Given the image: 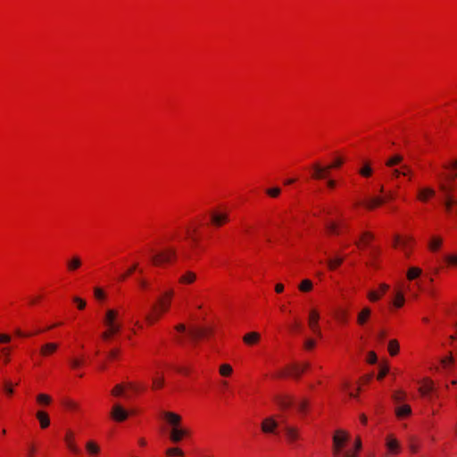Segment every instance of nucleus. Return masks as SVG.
<instances>
[{"label":"nucleus","instance_id":"1","mask_svg":"<svg viewBox=\"0 0 457 457\" xmlns=\"http://www.w3.org/2000/svg\"><path fill=\"white\" fill-rule=\"evenodd\" d=\"M349 434L344 430H337L333 436V454L336 457H355V453L345 450L349 441Z\"/></svg>","mask_w":457,"mask_h":457},{"label":"nucleus","instance_id":"2","mask_svg":"<svg viewBox=\"0 0 457 457\" xmlns=\"http://www.w3.org/2000/svg\"><path fill=\"white\" fill-rule=\"evenodd\" d=\"M439 189L443 194L442 203L445 212H453V204H457V199L452 195L453 187L444 181H440Z\"/></svg>","mask_w":457,"mask_h":457},{"label":"nucleus","instance_id":"3","mask_svg":"<svg viewBox=\"0 0 457 457\" xmlns=\"http://www.w3.org/2000/svg\"><path fill=\"white\" fill-rule=\"evenodd\" d=\"M176 251L172 248H168L151 256V261L154 265L162 266L170 263L176 258Z\"/></svg>","mask_w":457,"mask_h":457},{"label":"nucleus","instance_id":"4","mask_svg":"<svg viewBox=\"0 0 457 457\" xmlns=\"http://www.w3.org/2000/svg\"><path fill=\"white\" fill-rule=\"evenodd\" d=\"M189 434L188 429L180 428H170L169 433V438L173 444L179 443L185 436Z\"/></svg>","mask_w":457,"mask_h":457},{"label":"nucleus","instance_id":"5","mask_svg":"<svg viewBox=\"0 0 457 457\" xmlns=\"http://www.w3.org/2000/svg\"><path fill=\"white\" fill-rule=\"evenodd\" d=\"M164 420L170 426L171 428H180L182 418L180 415L171 412V411H164L162 413Z\"/></svg>","mask_w":457,"mask_h":457},{"label":"nucleus","instance_id":"6","mask_svg":"<svg viewBox=\"0 0 457 457\" xmlns=\"http://www.w3.org/2000/svg\"><path fill=\"white\" fill-rule=\"evenodd\" d=\"M386 446L390 454H398L400 453V443L393 435H388L386 436Z\"/></svg>","mask_w":457,"mask_h":457},{"label":"nucleus","instance_id":"7","mask_svg":"<svg viewBox=\"0 0 457 457\" xmlns=\"http://www.w3.org/2000/svg\"><path fill=\"white\" fill-rule=\"evenodd\" d=\"M319 319V312L316 310H312L309 313V327L318 337H321V332L318 324Z\"/></svg>","mask_w":457,"mask_h":457},{"label":"nucleus","instance_id":"8","mask_svg":"<svg viewBox=\"0 0 457 457\" xmlns=\"http://www.w3.org/2000/svg\"><path fill=\"white\" fill-rule=\"evenodd\" d=\"M118 315H119V313L116 310H113V309L107 310L104 314V320H103L104 326L109 327V326H112L114 324H120L117 320Z\"/></svg>","mask_w":457,"mask_h":457},{"label":"nucleus","instance_id":"9","mask_svg":"<svg viewBox=\"0 0 457 457\" xmlns=\"http://www.w3.org/2000/svg\"><path fill=\"white\" fill-rule=\"evenodd\" d=\"M111 415L116 421H123L128 418L129 413L120 404H115L112 407Z\"/></svg>","mask_w":457,"mask_h":457},{"label":"nucleus","instance_id":"10","mask_svg":"<svg viewBox=\"0 0 457 457\" xmlns=\"http://www.w3.org/2000/svg\"><path fill=\"white\" fill-rule=\"evenodd\" d=\"M313 168V174L312 178L315 179H322L327 178L328 174V168L327 166H321L320 163H315L312 166Z\"/></svg>","mask_w":457,"mask_h":457},{"label":"nucleus","instance_id":"11","mask_svg":"<svg viewBox=\"0 0 457 457\" xmlns=\"http://www.w3.org/2000/svg\"><path fill=\"white\" fill-rule=\"evenodd\" d=\"M211 220L214 226L220 227L228 220V215L225 212H212Z\"/></svg>","mask_w":457,"mask_h":457},{"label":"nucleus","instance_id":"12","mask_svg":"<svg viewBox=\"0 0 457 457\" xmlns=\"http://www.w3.org/2000/svg\"><path fill=\"white\" fill-rule=\"evenodd\" d=\"M58 346L59 345L57 343H52V342L46 343L41 346V348L39 350V353L43 357H48L58 349Z\"/></svg>","mask_w":457,"mask_h":457},{"label":"nucleus","instance_id":"13","mask_svg":"<svg viewBox=\"0 0 457 457\" xmlns=\"http://www.w3.org/2000/svg\"><path fill=\"white\" fill-rule=\"evenodd\" d=\"M278 427V422L273 418H267L262 423V430L264 433H274Z\"/></svg>","mask_w":457,"mask_h":457},{"label":"nucleus","instance_id":"14","mask_svg":"<svg viewBox=\"0 0 457 457\" xmlns=\"http://www.w3.org/2000/svg\"><path fill=\"white\" fill-rule=\"evenodd\" d=\"M284 431H285L287 439L290 443H293L294 441H295L296 439L299 438V431L296 428H294L287 424H285Z\"/></svg>","mask_w":457,"mask_h":457},{"label":"nucleus","instance_id":"15","mask_svg":"<svg viewBox=\"0 0 457 457\" xmlns=\"http://www.w3.org/2000/svg\"><path fill=\"white\" fill-rule=\"evenodd\" d=\"M211 332L207 328H197L189 330L188 334L193 339H199L207 337Z\"/></svg>","mask_w":457,"mask_h":457},{"label":"nucleus","instance_id":"16","mask_svg":"<svg viewBox=\"0 0 457 457\" xmlns=\"http://www.w3.org/2000/svg\"><path fill=\"white\" fill-rule=\"evenodd\" d=\"M66 264L68 270L73 272L77 270L79 268H80L82 262L78 255H73L71 259L67 261Z\"/></svg>","mask_w":457,"mask_h":457},{"label":"nucleus","instance_id":"17","mask_svg":"<svg viewBox=\"0 0 457 457\" xmlns=\"http://www.w3.org/2000/svg\"><path fill=\"white\" fill-rule=\"evenodd\" d=\"M434 390L433 381L426 378L420 386L419 391L423 396H428Z\"/></svg>","mask_w":457,"mask_h":457},{"label":"nucleus","instance_id":"18","mask_svg":"<svg viewBox=\"0 0 457 457\" xmlns=\"http://www.w3.org/2000/svg\"><path fill=\"white\" fill-rule=\"evenodd\" d=\"M74 435L71 431H68L65 436V443L67 445V447L74 453H79V449L74 443Z\"/></svg>","mask_w":457,"mask_h":457},{"label":"nucleus","instance_id":"19","mask_svg":"<svg viewBox=\"0 0 457 457\" xmlns=\"http://www.w3.org/2000/svg\"><path fill=\"white\" fill-rule=\"evenodd\" d=\"M260 338H261V336H260L259 333H257V332H250V333H247V334H245L244 336L243 341H244L245 344H246L248 345H253L258 343Z\"/></svg>","mask_w":457,"mask_h":457},{"label":"nucleus","instance_id":"20","mask_svg":"<svg viewBox=\"0 0 457 457\" xmlns=\"http://www.w3.org/2000/svg\"><path fill=\"white\" fill-rule=\"evenodd\" d=\"M435 195V190L430 187H425L419 190L418 199L426 202L429 197Z\"/></svg>","mask_w":457,"mask_h":457},{"label":"nucleus","instance_id":"21","mask_svg":"<svg viewBox=\"0 0 457 457\" xmlns=\"http://www.w3.org/2000/svg\"><path fill=\"white\" fill-rule=\"evenodd\" d=\"M42 428H46L50 424V419L46 412L38 411L36 414Z\"/></svg>","mask_w":457,"mask_h":457},{"label":"nucleus","instance_id":"22","mask_svg":"<svg viewBox=\"0 0 457 457\" xmlns=\"http://www.w3.org/2000/svg\"><path fill=\"white\" fill-rule=\"evenodd\" d=\"M371 311L370 308H363L358 314L357 322L359 325H364L370 318Z\"/></svg>","mask_w":457,"mask_h":457},{"label":"nucleus","instance_id":"23","mask_svg":"<svg viewBox=\"0 0 457 457\" xmlns=\"http://www.w3.org/2000/svg\"><path fill=\"white\" fill-rule=\"evenodd\" d=\"M411 413V409L410 405H408V404H403V405L398 406L395 409V414L398 418L407 417Z\"/></svg>","mask_w":457,"mask_h":457},{"label":"nucleus","instance_id":"24","mask_svg":"<svg viewBox=\"0 0 457 457\" xmlns=\"http://www.w3.org/2000/svg\"><path fill=\"white\" fill-rule=\"evenodd\" d=\"M386 199L381 197H372L369 199L364 204L369 210H373L376 207L381 205Z\"/></svg>","mask_w":457,"mask_h":457},{"label":"nucleus","instance_id":"25","mask_svg":"<svg viewBox=\"0 0 457 457\" xmlns=\"http://www.w3.org/2000/svg\"><path fill=\"white\" fill-rule=\"evenodd\" d=\"M277 403L281 409H287L294 403V400L290 396H280L277 399Z\"/></svg>","mask_w":457,"mask_h":457},{"label":"nucleus","instance_id":"26","mask_svg":"<svg viewBox=\"0 0 457 457\" xmlns=\"http://www.w3.org/2000/svg\"><path fill=\"white\" fill-rule=\"evenodd\" d=\"M443 243V239L439 237H433L428 243V247L431 251L436 252L439 249Z\"/></svg>","mask_w":457,"mask_h":457},{"label":"nucleus","instance_id":"27","mask_svg":"<svg viewBox=\"0 0 457 457\" xmlns=\"http://www.w3.org/2000/svg\"><path fill=\"white\" fill-rule=\"evenodd\" d=\"M403 161V156L400 154H395L388 158L386 162V165L387 167L393 168L394 166L401 163Z\"/></svg>","mask_w":457,"mask_h":457},{"label":"nucleus","instance_id":"28","mask_svg":"<svg viewBox=\"0 0 457 457\" xmlns=\"http://www.w3.org/2000/svg\"><path fill=\"white\" fill-rule=\"evenodd\" d=\"M11 348L8 346L0 347V359L3 360L4 363L10 361Z\"/></svg>","mask_w":457,"mask_h":457},{"label":"nucleus","instance_id":"29","mask_svg":"<svg viewBox=\"0 0 457 457\" xmlns=\"http://www.w3.org/2000/svg\"><path fill=\"white\" fill-rule=\"evenodd\" d=\"M86 449L91 455H96L100 452L99 446L93 441L87 443Z\"/></svg>","mask_w":457,"mask_h":457},{"label":"nucleus","instance_id":"30","mask_svg":"<svg viewBox=\"0 0 457 457\" xmlns=\"http://www.w3.org/2000/svg\"><path fill=\"white\" fill-rule=\"evenodd\" d=\"M195 278L196 276L195 273L187 271L180 278L179 281L180 283L191 284L195 280Z\"/></svg>","mask_w":457,"mask_h":457},{"label":"nucleus","instance_id":"31","mask_svg":"<svg viewBox=\"0 0 457 457\" xmlns=\"http://www.w3.org/2000/svg\"><path fill=\"white\" fill-rule=\"evenodd\" d=\"M388 352H389V353L392 356H394V355L398 353V352H399V343L397 342V340L393 339V340L389 341V343H388Z\"/></svg>","mask_w":457,"mask_h":457},{"label":"nucleus","instance_id":"32","mask_svg":"<svg viewBox=\"0 0 457 457\" xmlns=\"http://www.w3.org/2000/svg\"><path fill=\"white\" fill-rule=\"evenodd\" d=\"M326 228H327L328 231L333 235H339L341 232L339 229L338 224H337L336 222H333V221L327 223Z\"/></svg>","mask_w":457,"mask_h":457},{"label":"nucleus","instance_id":"33","mask_svg":"<svg viewBox=\"0 0 457 457\" xmlns=\"http://www.w3.org/2000/svg\"><path fill=\"white\" fill-rule=\"evenodd\" d=\"M309 368V363H304L303 366H299V365H295L292 370H293V375L295 377V378H299L300 375L306 370Z\"/></svg>","mask_w":457,"mask_h":457},{"label":"nucleus","instance_id":"34","mask_svg":"<svg viewBox=\"0 0 457 457\" xmlns=\"http://www.w3.org/2000/svg\"><path fill=\"white\" fill-rule=\"evenodd\" d=\"M421 274V270L420 268L411 267L409 269L407 272V278L410 280H412L416 278H418Z\"/></svg>","mask_w":457,"mask_h":457},{"label":"nucleus","instance_id":"35","mask_svg":"<svg viewBox=\"0 0 457 457\" xmlns=\"http://www.w3.org/2000/svg\"><path fill=\"white\" fill-rule=\"evenodd\" d=\"M344 259L342 257H336L328 261V266L330 270H335L337 267L341 265Z\"/></svg>","mask_w":457,"mask_h":457},{"label":"nucleus","instance_id":"36","mask_svg":"<svg viewBox=\"0 0 457 457\" xmlns=\"http://www.w3.org/2000/svg\"><path fill=\"white\" fill-rule=\"evenodd\" d=\"M166 454L169 457L179 456L182 457L184 453L181 449L178 447H172L166 450Z\"/></svg>","mask_w":457,"mask_h":457},{"label":"nucleus","instance_id":"37","mask_svg":"<svg viewBox=\"0 0 457 457\" xmlns=\"http://www.w3.org/2000/svg\"><path fill=\"white\" fill-rule=\"evenodd\" d=\"M360 175L362 177L368 178L371 176L372 174V168L369 163H365L360 170H359Z\"/></svg>","mask_w":457,"mask_h":457},{"label":"nucleus","instance_id":"38","mask_svg":"<svg viewBox=\"0 0 457 457\" xmlns=\"http://www.w3.org/2000/svg\"><path fill=\"white\" fill-rule=\"evenodd\" d=\"M312 288V283L310 279H303L299 285V289L302 292H309Z\"/></svg>","mask_w":457,"mask_h":457},{"label":"nucleus","instance_id":"39","mask_svg":"<svg viewBox=\"0 0 457 457\" xmlns=\"http://www.w3.org/2000/svg\"><path fill=\"white\" fill-rule=\"evenodd\" d=\"M37 401L39 404L47 405L51 403V397L46 394H39L37 396Z\"/></svg>","mask_w":457,"mask_h":457},{"label":"nucleus","instance_id":"40","mask_svg":"<svg viewBox=\"0 0 457 457\" xmlns=\"http://www.w3.org/2000/svg\"><path fill=\"white\" fill-rule=\"evenodd\" d=\"M232 367L229 364H222L220 367V374L223 377H228L232 373Z\"/></svg>","mask_w":457,"mask_h":457},{"label":"nucleus","instance_id":"41","mask_svg":"<svg viewBox=\"0 0 457 457\" xmlns=\"http://www.w3.org/2000/svg\"><path fill=\"white\" fill-rule=\"evenodd\" d=\"M412 239L410 237V238H407V239H400L398 237H395V244L394 245L395 246H397V245H400L402 246L403 249H405L409 244V242H411Z\"/></svg>","mask_w":457,"mask_h":457},{"label":"nucleus","instance_id":"42","mask_svg":"<svg viewBox=\"0 0 457 457\" xmlns=\"http://www.w3.org/2000/svg\"><path fill=\"white\" fill-rule=\"evenodd\" d=\"M164 385V378L162 376L153 378V389H158L162 387Z\"/></svg>","mask_w":457,"mask_h":457},{"label":"nucleus","instance_id":"43","mask_svg":"<svg viewBox=\"0 0 457 457\" xmlns=\"http://www.w3.org/2000/svg\"><path fill=\"white\" fill-rule=\"evenodd\" d=\"M125 386L121 384L116 385L112 390V394L115 396H120L124 393Z\"/></svg>","mask_w":457,"mask_h":457},{"label":"nucleus","instance_id":"44","mask_svg":"<svg viewBox=\"0 0 457 457\" xmlns=\"http://www.w3.org/2000/svg\"><path fill=\"white\" fill-rule=\"evenodd\" d=\"M107 330L111 333L112 336L120 332L121 328V324H114L109 327H106Z\"/></svg>","mask_w":457,"mask_h":457},{"label":"nucleus","instance_id":"45","mask_svg":"<svg viewBox=\"0 0 457 457\" xmlns=\"http://www.w3.org/2000/svg\"><path fill=\"white\" fill-rule=\"evenodd\" d=\"M403 303H404V297H403V294L397 293L395 295L394 304L396 307H401V306H403Z\"/></svg>","mask_w":457,"mask_h":457},{"label":"nucleus","instance_id":"46","mask_svg":"<svg viewBox=\"0 0 457 457\" xmlns=\"http://www.w3.org/2000/svg\"><path fill=\"white\" fill-rule=\"evenodd\" d=\"M137 264H134L132 267H130V268L128 270V271H127L126 273L121 274V275L120 276L119 280H120V281L125 280V279L128 278V276H129L132 272H134V271L137 270Z\"/></svg>","mask_w":457,"mask_h":457},{"label":"nucleus","instance_id":"47","mask_svg":"<svg viewBox=\"0 0 457 457\" xmlns=\"http://www.w3.org/2000/svg\"><path fill=\"white\" fill-rule=\"evenodd\" d=\"M159 305H160V310L161 312H167L169 307H170V301L169 300H164V299H160L159 300Z\"/></svg>","mask_w":457,"mask_h":457},{"label":"nucleus","instance_id":"48","mask_svg":"<svg viewBox=\"0 0 457 457\" xmlns=\"http://www.w3.org/2000/svg\"><path fill=\"white\" fill-rule=\"evenodd\" d=\"M162 312H161V311H160V312H156V315H155L154 317H153V316H152V315H150V314H146V315H145V320H146V321H147L149 324H152V323H154L156 320H158V319L161 317V315H162Z\"/></svg>","mask_w":457,"mask_h":457},{"label":"nucleus","instance_id":"49","mask_svg":"<svg viewBox=\"0 0 457 457\" xmlns=\"http://www.w3.org/2000/svg\"><path fill=\"white\" fill-rule=\"evenodd\" d=\"M393 399L395 403H401L405 399V394L403 392H395L393 395Z\"/></svg>","mask_w":457,"mask_h":457},{"label":"nucleus","instance_id":"50","mask_svg":"<svg viewBox=\"0 0 457 457\" xmlns=\"http://www.w3.org/2000/svg\"><path fill=\"white\" fill-rule=\"evenodd\" d=\"M308 402L306 400H302L296 404V408L300 412H305L307 410Z\"/></svg>","mask_w":457,"mask_h":457},{"label":"nucleus","instance_id":"51","mask_svg":"<svg viewBox=\"0 0 457 457\" xmlns=\"http://www.w3.org/2000/svg\"><path fill=\"white\" fill-rule=\"evenodd\" d=\"M266 193L271 197H277L280 194L279 187L269 188L266 190Z\"/></svg>","mask_w":457,"mask_h":457},{"label":"nucleus","instance_id":"52","mask_svg":"<svg viewBox=\"0 0 457 457\" xmlns=\"http://www.w3.org/2000/svg\"><path fill=\"white\" fill-rule=\"evenodd\" d=\"M343 160L341 158H337L331 164L328 165L327 167L328 168V171L331 170V169H335V168H338L340 167L342 164H343Z\"/></svg>","mask_w":457,"mask_h":457},{"label":"nucleus","instance_id":"53","mask_svg":"<svg viewBox=\"0 0 457 457\" xmlns=\"http://www.w3.org/2000/svg\"><path fill=\"white\" fill-rule=\"evenodd\" d=\"M361 441L360 437H357L356 440H355L354 448L353 449H350V450L352 452L355 453V457H357V453L361 450Z\"/></svg>","mask_w":457,"mask_h":457},{"label":"nucleus","instance_id":"54","mask_svg":"<svg viewBox=\"0 0 457 457\" xmlns=\"http://www.w3.org/2000/svg\"><path fill=\"white\" fill-rule=\"evenodd\" d=\"M389 368L387 366H384L380 368V371L378 375V379L382 380L385 376L388 373Z\"/></svg>","mask_w":457,"mask_h":457},{"label":"nucleus","instance_id":"55","mask_svg":"<svg viewBox=\"0 0 457 457\" xmlns=\"http://www.w3.org/2000/svg\"><path fill=\"white\" fill-rule=\"evenodd\" d=\"M393 178H399L401 175L406 176V172H402L401 169L394 168L390 171Z\"/></svg>","mask_w":457,"mask_h":457},{"label":"nucleus","instance_id":"56","mask_svg":"<svg viewBox=\"0 0 457 457\" xmlns=\"http://www.w3.org/2000/svg\"><path fill=\"white\" fill-rule=\"evenodd\" d=\"M73 301L78 304L79 310H83L86 307V302L83 299L75 296Z\"/></svg>","mask_w":457,"mask_h":457},{"label":"nucleus","instance_id":"57","mask_svg":"<svg viewBox=\"0 0 457 457\" xmlns=\"http://www.w3.org/2000/svg\"><path fill=\"white\" fill-rule=\"evenodd\" d=\"M64 406L70 410H77L78 409V404L76 403H74L73 401H71V400H66L64 403H63Z\"/></svg>","mask_w":457,"mask_h":457},{"label":"nucleus","instance_id":"58","mask_svg":"<svg viewBox=\"0 0 457 457\" xmlns=\"http://www.w3.org/2000/svg\"><path fill=\"white\" fill-rule=\"evenodd\" d=\"M12 340V337L10 335L8 334H4V333H1L0 334V345L1 344H7V343H10Z\"/></svg>","mask_w":457,"mask_h":457},{"label":"nucleus","instance_id":"59","mask_svg":"<svg viewBox=\"0 0 457 457\" xmlns=\"http://www.w3.org/2000/svg\"><path fill=\"white\" fill-rule=\"evenodd\" d=\"M94 294H95V296L96 298L101 300V299H104V291L99 288V287H95L94 289Z\"/></svg>","mask_w":457,"mask_h":457},{"label":"nucleus","instance_id":"60","mask_svg":"<svg viewBox=\"0 0 457 457\" xmlns=\"http://www.w3.org/2000/svg\"><path fill=\"white\" fill-rule=\"evenodd\" d=\"M441 363L444 366V368H446L448 366V364L453 363V358L450 354L449 357L442 359Z\"/></svg>","mask_w":457,"mask_h":457},{"label":"nucleus","instance_id":"61","mask_svg":"<svg viewBox=\"0 0 457 457\" xmlns=\"http://www.w3.org/2000/svg\"><path fill=\"white\" fill-rule=\"evenodd\" d=\"M378 361V357L376 355V353L374 352H370L369 353V357H368V361L370 363V364H375Z\"/></svg>","mask_w":457,"mask_h":457},{"label":"nucleus","instance_id":"62","mask_svg":"<svg viewBox=\"0 0 457 457\" xmlns=\"http://www.w3.org/2000/svg\"><path fill=\"white\" fill-rule=\"evenodd\" d=\"M315 346V341L313 339H307L304 342V347L308 350L312 349Z\"/></svg>","mask_w":457,"mask_h":457},{"label":"nucleus","instance_id":"63","mask_svg":"<svg viewBox=\"0 0 457 457\" xmlns=\"http://www.w3.org/2000/svg\"><path fill=\"white\" fill-rule=\"evenodd\" d=\"M368 297L372 302H376L379 299V295L375 291H370L368 294Z\"/></svg>","mask_w":457,"mask_h":457},{"label":"nucleus","instance_id":"64","mask_svg":"<svg viewBox=\"0 0 457 457\" xmlns=\"http://www.w3.org/2000/svg\"><path fill=\"white\" fill-rule=\"evenodd\" d=\"M445 259L450 264H457V255H448Z\"/></svg>","mask_w":457,"mask_h":457}]
</instances>
